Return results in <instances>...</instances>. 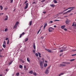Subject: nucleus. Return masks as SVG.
<instances>
[{
    "label": "nucleus",
    "mask_w": 76,
    "mask_h": 76,
    "mask_svg": "<svg viewBox=\"0 0 76 76\" xmlns=\"http://www.w3.org/2000/svg\"><path fill=\"white\" fill-rule=\"evenodd\" d=\"M19 67L20 68H22V67H23V66L22 65H20Z\"/></svg>",
    "instance_id": "5701e85b"
},
{
    "label": "nucleus",
    "mask_w": 76,
    "mask_h": 76,
    "mask_svg": "<svg viewBox=\"0 0 76 76\" xmlns=\"http://www.w3.org/2000/svg\"><path fill=\"white\" fill-rule=\"evenodd\" d=\"M25 70L26 71V70H28V69H27V68H25Z\"/></svg>",
    "instance_id": "5fc2aeb1"
},
{
    "label": "nucleus",
    "mask_w": 76,
    "mask_h": 76,
    "mask_svg": "<svg viewBox=\"0 0 76 76\" xmlns=\"http://www.w3.org/2000/svg\"><path fill=\"white\" fill-rule=\"evenodd\" d=\"M29 25L30 26H31L32 25V21H31L29 23Z\"/></svg>",
    "instance_id": "dca6fc26"
},
{
    "label": "nucleus",
    "mask_w": 76,
    "mask_h": 76,
    "mask_svg": "<svg viewBox=\"0 0 76 76\" xmlns=\"http://www.w3.org/2000/svg\"><path fill=\"white\" fill-rule=\"evenodd\" d=\"M76 56V54L72 55V56Z\"/></svg>",
    "instance_id": "58836bf2"
},
{
    "label": "nucleus",
    "mask_w": 76,
    "mask_h": 76,
    "mask_svg": "<svg viewBox=\"0 0 76 76\" xmlns=\"http://www.w3.org/2000/svg\"><path fill=\"white\" fill-rule=\"evenodd\" d=\"M65 48H64V50L62 49L61 50L59 51L60 53H62V52H63L64 51H65Z\"/></svg>",
    "instance_id": "9d476101"
},
{
    "label": "nucleus",
    "mask_w": 76,
    "mask_h": 76,
    "mask_svg": "<svg viewBox=\"0 0 76 76\" xmlns=\"http://www.w3.org/2000/svg\"><path fill=\"white\" fill-rule=\"evenodd\" d=\"M38 54H39V57H41V53H40L38 52Z\"/></svg>",
    "instance_id": "4be33fe9"
},
{
    "label": "nucleus",
    "mask_w": 76,
    "mask_h": 76,
    "mask_svg": "<svg viewBox=\"0 0 76 76\" xmlns=\"http://www.w3.org/2000/svg\"><path fill=\"white\" fill-rule=\"evenodd\" d=\"M66 14H67V12H64L63 14V15H65Z\"/></svg>",
    "instance_id": "8fccbe9b"
},
{
    "label": "nucleus",
    "mask_w": 76,
    "mask_h": 76,
    "mask_svg": "<svg viewBox=\"0 0 76 76\" xmlns=\"http://www.w3.org/2000/svg\"><path fill=\"white\" fill-rule=\"evenodd\" d=\"M27 2H28V1H25L24 3V4H26V3H27Z\"/></svg>",
    "instance_id": "09e8293b"
},
{
    "label": "nucleus",
    "mask_w": 76,
    "mask_h": 76,
    "mask_svg": "<svg viewBox=\"0 0 76 76\" xmlns=\"http://www.w3.org/2000/svg\"><path fill=\"white\" fill-rule=\"evenodd\" d=\"M2 46L3 47H4V48H5L6 47V45L4 44H3Z\"/></svg>",
    "instance_id": "c85d7f7f"
},
{
    "label": "nucleus",
    "mask_w": 76,
    "mask_h": 76,
    "mask_svg": "<svg viewBox=\"0 0 76 76\" xmlns=\"http://www.w3.org/2000/svg\"><path fill=\"white\" fill-rule=\"evenodd\" d=\"M17 27V25L15 24V25L14 26V29L16 28Z\"/></svg>",
    "instance_id": "a211bd4d"
},
{
    "label": "nucleus",
    "mask_w": 76,
    "mask_h": 76,
    "mask_svg": "<svg viewBox=\"0 0 76 76\" xmlns=\"http://www.w3.org/2000/svg\"><path fill=\"white\" fill-rule=\"evenodd\" d=\"M72 51H74V52L76 51V49H75V50L73 49V50H72Z\"/></svg>",
    "instance_id": "79ce46f5"
},
{
    "label": "nucleus",
    "mask_w": 76,
    "mask_h": 76,
    "mask_svg": "<svg viewBox=\"0 0 76 76\" xmlns=\"http://www.w3.org/2000/svg\"><path fill=\"white\" fill-rule=\"evenodd\" d=\"M4 44H6V41H4L3 42Z\"/></svg>",
    "instance_id": "e433bc0d"
},
{
    "label": "nucleus",
    "mask_w": 76,
    "mask_h": 76,
    "mask_svg": "<svg viewBox=\"0 0 76 76\" xmlns=\"http://www.w3.org/2000/svg\"><path fill=\"white\" fill-rule=\"evenodd\" d=\"M45 63H48V62L47 61H45Z\"/></svg>",
    "instance_id": "e2e57ef3"
},
{
    "label": "nucleus",
    "mask_w": 76,
    "mask_h": 76,
    "mask_svg": "<svg viewBox=\"0 0 76 76\" xmlns=\"http://www.w3.org/2000/svg\"><path fill=\"white\" fill-rule=\"evenodd\" d=\"M40 67L42 69L43 68V62L42 61H41L40 62Z\"/></svg>",
    "instance_id": "7ed1b4c3"
},
{
    "label": "nucleus",
    "mask_w": 76,
    "mask_h": 76,
    "mask_svg": "<svg viewBox=\"0 0 76 76\" xmlns=\"http://www.w3.org/2000/svg\"><path fill=\"white\" fill-rule=\"evenodd\" d=\"M13 0H11V2H10V3H13Z\"/></svg>",
    "instance_id": "a18cd8bd"
},
{
    "label": "nucleus",
    "mask_w": 76,
    "mask_h": 76,
    "mask_svg": "<svg viewBox=\"0 0 76 76\" xmlns=\"http://www.w3.org/2000/svg\"><path fill=\"white\" fill-rule=\"evenodd\" d=\"M28 7V3H27L26 4V6L24 7L25 9H26Z\"/></svg>",
    "instance_id": "423d86ee"
},
{
    "label": "nucleus",
    "mask_w": 76,
    "mask_h": 76,
    "mask_svg": "<svg viewBox=\"0 0 76 76\" xmlns=\"http://www.w3.org/2000/svg\"><path fill=\"white\" fill-rule=\"evenodd\" d=\"M72 15H73V13H70L69 15V16H71Z\"/></svg>",
    "instance_id": "c9c22d12"
},
{
    "label": "nucleus",
    "mask_w": 76,
    "mask_h": 76,
    "mask_svg": "<svg viewBox=\"0 0 76 76\" xmlns=\"http://www.w3.org/2000/svg\"><path fill=\"white\" fill-rule=\"evenodd\" d=\"M57 26H56V25H55L54 26V28H56V27Z\"/></svg>",
    "instance_id": "13d9d810"
},
{
    "label": "nucleus",
    "mask_w": 76,
    "mask_h": 76,
    "mask_svg": "<svg viewBox=\"0 0 76 76\" xmlns=\"http://www.w3.org/2000/svg\"><path fill=\"white\" fill-rule=\"evenodd\" d=\"M35 55H36V56H37V57H38V53H36L35 54Z\"/></svg>",
    "instance_id": "ea45409f"
},
{
    "label": "nucleus",
    "mask_w": 76,
    "mask_h": 76,
    "mask_svg": "<svg viewBox=\"0 0 76 76\" xmlns=\"http://www.w3.org/2000/svg\"><path fill=\"white\" fill-rule=\"evenodd\" d=\"M47 64L46 63H45L44 64V67H47Z\"/></svg>",
    "instance_id": "f8f14e48"
},
{
    "label": "nucleus",
    "mask_w": 76,
    "mask_h": 76,
    "mask_svg": "<svg viewBox=\"0 0 76 76\" xmlns=\"http://www.w3.org/2000/svg\"><path fill=\"white\" fill-rule=\"evenodd\" d=\"M2 57L3 56H1L0 54V57H1V58H2Z\"/></svg>",
    "instance_id": "4d7b16f0"
},
{
    "label": "nucleus",
    "mask_w": 76,
    "mask_h": 76,
    "mask_svg": "<svg viewBox=\"0 0 76 76\" xmlns=\"http://www.w3.org/2000/svg\"><path fill=\"white\" fill-rule=\"evenodd\" d=\"M28 38L26 39H25L24 42H26V41H28Z\"/></svg>",
    "instance_id": "a878e982"
},
{
    "label": "nucleus",
    "mask_w": 76,
    "mask_h": 76,
    "mask_svg": "<svg viewBox=\"0 0 76 76\" xmlns=\"http://www.w3.org/2000/svg\"><path fill=\"white\" fill-rule=\"evenodd\" d=\"M5 17H6V18H5L4 19V20H7L8 19V16H7V15H5Z\"/></svg>",
    "instance_id": "1a4fd4ad"
},
{
    "label": "nucleus",
    "mask_w": 76,
    "mask_h": 76,
    "mask_svg": "<svg viewBox=\"0 0 76 76\" xmlns=\"http://www.w3.org/2000/svg\"><path fill=\"white\" fill-rule=\"evenodd\" d=\"M0 8L1 10H3V7H2V6L1 5L0 6Z\"/></svg>",
    "instance_id": "393cba45"
},
{
    "label": "nucleus",
    "mask_w": 76,
    "mask_h": 76,
    "mask_svg": "<svg viewBox=\"0 0 76 76\" xmlns=\"http://www.w3.org/2000/svg\"><path fill=\"white\" fill-rule=\"evenodd\" d=\"M45 1V0H42L41 1V2H44V1Z\"/></svg>",
    "instance_id": "3c124183"
},
{
    "label": "nucleus",
    "mask_w": 76,
    "mask_h": 76,
    "mask_svg": "<svg viewBox=\"0 0 76 76\" xmlns=\"http://www.w3.org/2000/svg\"><path fill=\"white\" fill-rule=\"evenodd\" d=\"M46 50L49 53H51V51L49 49H47Z\"/></svg>",
    "instance_id": "4468645a"
},
{
    "label": "nucleus",
    "mask_w": 76,
    "mask_h": 76,
    "mask_svg": "<svg viewBox=\"0 0 76 76\" xmlns=\"http://www.w3.org/2000/svg\"><path fill=\"white\" fill-rule=\"evenodd\" d=\"M8 31V29H7V28H6L5 29V32H7Z\"/></svg>",
    "instance_id": "7c9ffc66"
},
{
    "label": "nucleus",
    "mask_w": 76,
    "mask_h": 76,
    "mask_svg": "<svg viewBox=\"0 0 76 76\" xmlns=\"http://www.w3.org/2000/svg\"><path fill=\"white\" fill-rule=\"evenodd\" d=\"M75 23L74 22H73L72 23V26H75Z\"/></svg>",
    "instance_id": "bb28decb"
},
{
    "label": "nucleus",
    "mask_w": 76,
    "mask_h": 76,
    "mask_svg": "<svg viewBox=\"0 0 76 76\" xmlns=\"http://www.w3.org/2000/svg\"><path fill=\"white\" fill-rule=\"evenodd\" d=\"M50 6L52 7H55V5L54 4H50Z\"/></svg>",
    "instance_id": "2eb2a0df"
},
{
    "label": "nucleus",
    "mask_w": 76,
    "mask_h": 76,
    "mask_svg": "<svg viewBox=\"0 0 76 76\" xmlns=\"http://www.w3.org/2000/svg\"><path fill=\"white\" fill-rule=\"evenodd\" d=\"M55 22H56V21H60V20H54Z\"/></svg>",
    "instance_id": "c03bdc74"
},
{
    "label": "nucleus",
    "mask_w": 76,
    "mask_h": 76,
    "mask_svg": "<svg viewBox=\"0 0 76 76\" xmlns=\"http://www.w3.org/2000/svg\"><path fill=\"white\" fill-rule=\"evenodd\" d=\"M33 53H35V50H33Z\"/></svg>",
    "instance_id": "37998d69"
},
{
    "label": "nucleus",
    "mask_w": 76,
    "mask_h": 76,
    "mask_svg": "<svg viewBox=\"0 0 76 76\" xmlns=\"http://www.w3.org/2000/svg\"><path fill=\"white\" fill-rule=\"evenodd\" d=\"M22 36H21V35L20 34L19 38H21L22 37Z\"/></svg>",
    "instance_id": "864d4df0"
},
{
    "label": "nucleus",
    "mask_w": 76,
    "mask_h": 76,
    "mask_svg": "<svg viewBox=\"0 0 76 76\" xmlns=\"http://www.w3.org/2000/svg\"><path fill=\"white\" fill-rule=\"evenodd\" d=\"M71 9L68 10L67 12V13H70V12H71L74 9H75V8L74 7H69V8H67V10H69V9Z\"/></svg>",
    "instance_id": "f03ea898"
},
{
    "label": "nucleus",
    "mask_w": 76,
    "mask_h": 76,
    "mask_svg": "<svg viewBox=\"0 0 76 76\" xmlns=\"http://www.w3.org/2000/svg\"><path fill=\"white\" fill-rule=\"evenodd\" d=\"M51 23H53V21H50V22Z\"/></svg>",
    "instance_id": "603ef678"
},
{
    "label": "nucleus",
    "mask_w": 76,
    "mask_h": 76,
    "mask_svg": "<svg viewBox=\"0 0 76 76\" xmlns=\"http://www.w3.org/2000/svg\"><path fill=\"white\" fill-rule=\"evenodd\" d=\"M3 75H0V76H2Z\"/></svg>",
    "instance_id": "774afa93"
},
{
    "label": "nucleus",
    "mask_w": 76,
    "mask_h": 76,
    "mask_svg": "<svg viewBox=\"0 0 76 76\" xmlns=\"http://www.w3.org/2000/svg\"><path fill=\"white\" fill-rule=\"evenodd\" d=\"M43 13H44V14H45V13H46V12H43Z\"/></svg>",
    "instance_id": "bf43d9fd"
},
{
    "label": "nucleus",
    "mask_w": 76,
    "mask_h": 76,
    "mask_svg": "<svg viewBox=\"0 0 76 76\" xmlns=\"http://www.w3.org/2000/svg\"><path fill=\"white\" fill-rule=\"evenodd\" d=\"M8 70V69H6V72H7Z\"/></svg>",
    "instance_id": "0e129e2a"
},
{
    "label": "nucleus",
    "mask_w": 76,
    "mask_h": 76,
    "mask_svg": "<svg viewBox=\"0 0 76 76\" xmlns=\"http://www.w3.org/2000/svg\"><path fill=\"white\" fill-rule=\"evenodd\" d=\"M12 62L11 61L9 63V65H10V64H12Z\"/></svg>",
    "instance_id": "473e14b6"
},
{
    "label": "nucleus",
    "mask_w": 76,
    "mask_h": 76,
    "mask_svg": "<svg viewBox=\"0 0 76 76\" xmlns=\"http://www.w3.org/2000/svg\"><path fill=\"white\" fill-rule=\"evenodd\" d=\"M64 31H67V28H64Z\"/></svg>",
    "instance_id": "de8ad7c7"
},
{
    "label": "nucleus",
    "mask_w": 76,
    "mask_h": 76,
    "mask_svg": "<svg viewBox=\"0 0 76 76\" xmlns=\"http://www.w3.org/2000/svg\"><path fill=\"white\" fill-rule=\"evenodd\" d=\"M29 73H30V74H33V71H30L29 72Z\"/></svg>",
    "instance_id": "ddd939ff"
},
{
    "label": "nucleus",
    "mask_w": 76,
    "mask_h": 76,
    "mask_svg": "<svg viewBox=\"0 0 76 76\" xmlns=\"http://www.w3.org/2000/svg\"><path fill=\"white\" fill-rule=\"evenodd\" d=\"M33 48L34 50H35L36 49V48L35 47V43H33Z\"/></svg>",
    "instance_id": "6e6552de"
},
{
    "label": "nucleus",
    "mask_w": 76,
    "mask_h": 76,
    "mask_svg": "<svg viewBox=\"0 0 76 76\" xmlns=\"http://www.w3.org/2000/svg\"><path fill=\"white\" fill-rule=\"evenodd\" d=\"M9 44V40L8 39L7 42V44Z\"/></svg>",
    "instance_id": "4c0bfd02"
},
{
    "label": "nucleus",
    "mask_w": 76,
    "mask_h": 76,
    "mask_svg": "<svg viewBox=\"0 0 76 76\" xmlns=\"http://www.w3.org/2000/svg\"><path fill=\"white\" fill-rule=\"evenodd\" d=\"M7 9H8L7 7H6V8H5V10H7Z\"/></svg>",
    "instance_id": "a19ab883"
},
{
    "label": "nucleus",
    "mask_w": 76,
    "mask_h": 76,
    "mask_svg": "<svg viewBox=\"0 0 76 76\" xmlns=\"http://www.w3.org/2000/svg\"><path fill=\"white\" fill-rule=\"evenodd\" d=\"M66 64V62H62V64H60V67H64L66 66V64Z\"/></svg>",
    "instance_id": "20e7f679"
},
{
    "label": "nucleus",
    "mask_w": 76,
    "mask_h": 76,
    "mask_svg": "<svg viewBox=\"0 0 76 76\" xmlns=\"http://www.w3.org/2000/svg\"><path fill=\"white\" fill-rule=\"evenodd\" d=\"M40 31H41V28L38 31V32H40Z\"/></svg>",
    "instance_id": "680f3d73"
},
{
    "label": "nucleus",
    "mask_w": 76,
    "mask_h": 76,
    "mask_svg": "<svg viewBox=\"0 0 76 76\" xmlns=\"http://www.w3.org/2000/svg\"><path fill=\"white\" fill-rule=\"evenodd\" d=\"M34 75V76H37V73L35 72H34L33 73Z\"/></svg>",
    "instance_id": "cd10ccee"
},
{
    "label": "nucleus",
    "mask_w": 76,
    "mask_h": 76,
    "mask_svg": "<svg viewBox=\"0 0 76 76\" xmlns=\"http://www.w3.org/2000/svg\"><path fill=\"white\" fill-rule=\"evenodd\" d=\"M24 69H26V66L25 65H24Z\"/></svg>",
    "instance_id": "49530a36"
},
{
    "label": "nucleus",
    "mask_w": 76,
    "mask_h": 76,
    "mask_svg": "<svg viewBox=\"0 0 76 76\" xmlns=\"http://www.w3.org/2000/svg\"><path fill=\"white\" fill-rule=\"evenodd\" d=\"M5 40H8V38H6Z\"/></svg>",
    "instance_id": "338daca9"
},
{
    "label": "nucleus",
    "mask_w": 76,
    "mask_h": 76,
    "mask_svg": "<svg viewBox=\"0 0 76 76\" xmlns=\"http://www.w3.org/2000/svg\"><path fill=\"white\" fill-rule=\"evenodd\" d=\"M16 76H18L19 75V73H17L16 74Z\"/></svg>",
    "instance_id": "2f4dec72"
},
{
    "label": "nucleus",
    "mask_w": 76,
    "mask_h": 76,
    "mask_svg": "<svg viewBox=\"0 0 76 76\" xmlns=\"http://www.w3.org/2000/svg\"><path fill=\"white\" fill-rule=\"evenodd\" d=\"M47 26V23H46L45 24L44 27V28L45 29V27H46V26Z\"/></svg>",
    "instance_id": "9b49d317"
},
{
    "label": "nucleus",
    "mask_w": 76,
    "mask_h": 76,
    "mask_svg": "<svg viewBox=\"0 0 76 76\" xmlns=\"http://www.w3.org/2000/svg\"><path fill=\"white\" fill-rule=\"evenodd\" d=\"M75 59H72L70 60V61H74Z\"/></svg>",
    "instance_id": "f704fd0d"
},
{
    "label": "nucleus",
    "mask_w": 76,
    "mask_h": 76,
    "mask_svg": "<svg viewBox=\"0 0 76 76\" xmlns=\"http://www.w3.org/2000/svg\"><path fill=\"white\" fill-rule=\"evenodd\" d=\"M50 67H51V66H49L46 69L45 72V73L46 75H48V73H50V71H49L48 70L50 69Z\"/></svg>",
    "instance_id": "f257e3e1"
},
{
    "label": "nucleus",
    "mask_w": 76,
    "mask_h": 76,
    "mask_svg": "<svg viewBox=\"0 0 76 76\" xmlns=\"http://www.w3.org/2000/svg\"><path fill=\"white\" fill-rule=\"evenodd\" d=\"M70 64V62H67V64Z\"/></svg>",
    "instance_id": "052dcab7"
},
{
    "label": "nucleus",
    "mask_w": 76,
    "mask_h": 76,
    "mask_svg": "<svg viewBox=\"0 0 76 76\" xmlns=\"http://www.w3.org/2000/svg\"><path fill=\"white\" fill-rule=\"evenodd\" d=\"M27 61H28V62H29V61H30L29 60V58H27Z\"/></svg>",
    "instance_id": "72a5a7b5"
},
{
    "label": "nucleus",
    "mask_w": 76,
    "mask_h": 76,
    "mask_svg": "<svg viewBox=\"0 0 76 76\" xmlns=\"http://www.w3.org/2000/svg\"><path fill=\"white\" fill-rule=\"evenodd\" d=\"M53 2L54 3H57V1L56 0H54L53 1Z\"/></svg>",
    "instance_id": "412c9836"
},
{
    "label": "nucleus",
    "mask_w": 76,
    "mask_h": 76,
    "mask_svg": "<svg viewBox=\"0 0 76 76\" xmlns=\"http://www.w3.org/2000/svg\"><path fill=\"white\" fill-rule=\"evenodd\" d=\"M18 24H19V22L17 21L16 23H15V25H18Z\"/></svg>",
    "instance_id": "c756f323"
},
{
    "label": "nucleus",
    "mask_w": 76,
    "mask_h": 76,
    "mask_svg": "<svg viewBox=\"0 0 76 76\" xmlns=\"http://www.w3.org/2000/svg\"><path fill=\"white\" fill-rule=\"evenodd\" d=\"M65 27H66V26L64 25V26H61V29H64Z\"/></svg>",
    "instance_id": "0eeeda50"
},
{
    "label": "nucleus",
    "mask_w": 76,
    "mask_h": 76,
    "mask_svg": "<svg viewBox=\"0 0 76 76\" xmlns=\"http://www.w3.org/2000/svg\"><path fill=\"white\" fill-rule=\"evenodd\" d=\"M1 15H2V14L1 13L0 14V16H1Z\"/></svg>",
    "instance_id": "69168bd1"
},
{
    "label": "nucleus",
    "mask_w": 76,
    "mask_h": 76,
    "mask_svg": "<svg viewBox=\"0 0 76 76\" xmlns=\"http://www.w3.org/2000/svg\"><path fill=\"white\" fill-rule=\"evenodd\" d=\"M49 32H52L53 30H54V29L52 27H50L49 29Z\"/></svg>",
    "instance_id": "39448f33"
},
{
    "label": "nucleus",
    "mask_w": 76,
    "mask_h": 76,
    "mask_svg": "<svg viewBox=\"0 0 76 76\" xmlns=\"http://www.w3.org/2000/svg\"><path fill=\"white\" fill-rule=\"evenodd\" d=\"M66 10H67V9H66L63 12H60V13H59V14H62L63 13V12H65V11H66Z\"/></svg>",
    "instance_id": "b1692460"
},
{
    "label": "nucleus",
    "mask_w": 76,
    "mask_h": 76,
    "mask_svg": "<svg viewBox=\"0 0 76 76\" xmlns=\"http://www.w3.org/2000/svg\"><path fill=\"white\" fill-rule=\"evenodd\" d=\"M22 36H23V35H25V32H23L22 33V34H20Z\"/></svg>",
    "instance_id": "aec40b11"
},
{
    "label": "nucleus",
    "mask_w": 76,
    "mask_h": 76,
    "mask_svg": "<svg viewBox=\"0 0 76 76\" xmlns=\"http://www.w3.org/2000/svg\"><path fill=\"white\" fill-rule=\"evenodd\" d=\"M63 75H64V73H61L59 75V76H61Z\"/></svg>",
    "instance_id": "6ab92c4d"
},
{
    "label": "nucleus",
    "mask_w": 76,
    "mask_h": 76,
    "mask_svg": "<svg viewBox=\"0 0 76 76\" xmlns=\"http://www.w3.org/2000/svg\"><path fill=\"white\" fill-rule=\"evenodd\" d=\"M32 4H35V2H33Z\"/></svg>",
    "instance_id": "6e6d98bb"
},
{
    "label": "nucleus",
    "mask_w": 76,
    "mask_h": 76,
    "mask_svg": "<svg viewBox=\"0 0 76 76\" xmlns=\"http://www.w3.org/2000/svg\"><path fill=\"white\" fill-rule=\"evenodd\" d=\"M70 20L67 19V23H69V22H70Z\"/></svg>",
    "instance_id": "f3484780"
}]
</instances>
